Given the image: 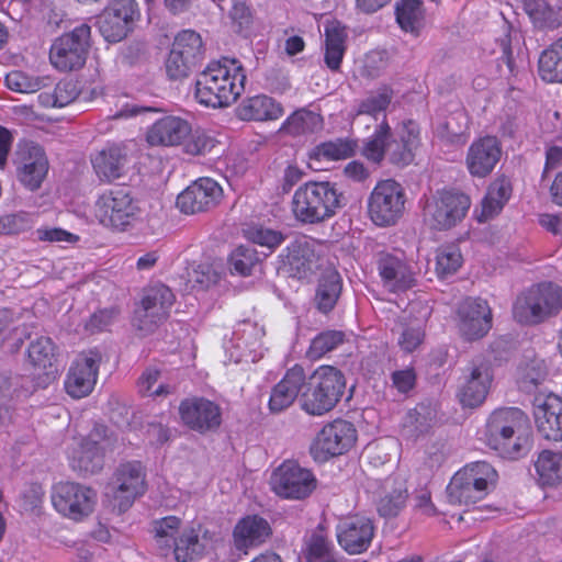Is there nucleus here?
Returning <instances> with one entry per match:
<instances>
[{
    "instance_id": "nucleus-2",
    "label": "nucleus",
    "mask_w": 562,
    "mask_h": 562,
    "mask_svg": "<svg viewBox=\"0 0 562 562\" xmlns=\"http://www.w3.org/2000/svg\"><path fill=\"white\" fill-rule=\"evenodd\" d=\"M155 542L162 555L172 552L178 562H193L203 558L213 547L210 532L201 524L182 526L176 516L156 520L153 526Z\"/></svg>"
},
{
    "instance_id": "nucleus-5",
    "label": "nucleus",
    "mask_w": 562,
    "mask_h": 562,
    "mask_svg": "<svg viewBox=\"0 0 562 562\" xmlns=\"http://www.w3.org/2000/svg\"><path fill=\"white\" fill-rule=\"evenodd\" d=\"M342 194L334 183L306 182L299 187L292 198V211L302 223H319L333 217L342 206Z\"/></svg>"
},
{
    "instance_id": "nucleus-64",
    "label": "nucleus",
    "mask_w": 562,
    "mask_h": 562,
    "mask_svg": "<svg viewBox=\"0 0 562 562\" xmlns=\"http://www.w3.org/2000/svg\"><path fill=\"white\" fill-rule=\"evenodd\" d=\"M36 237L42 241H49L56 244H76L79 236L58 227H42L36 229Z\"/></svg>"
},
{
    "instance_id": "nucleus-39",
    "label": "nucleus",
    "mask_w": 562,
    "mask_h": 562,
    "mask_svg": "<svg viewBox=\"0 0 562 562\" xmlns=\"http://www.w3.org/2000/svg\"><path fill=\"white\" fill-rule=\"evenodd\" d=\"M324 37V61L331 71H338L347 49V32L338 21H327Z\"/></svg>"
},
{
    "instance_id": "nucleus-51",
    "label": "nucleus",
    "mask_w": 562,
    "mask_h": 562,
    "mask_svg": "<svg viewBox=\"0 0 562 562\" xmlns=\"http://www.w3.org/2000/svg\"><path fill=\"white\" fill-rule=\"evenodd\" d=\"M321 116L305 109L295 111L282 124V131L292 135H300L308 132H314L321 127Z\"/></svg>"
},
{
    "instance_id": "nucleus-8",
    "label": "nucleus",
    "mask_w": 562,
    "mask_h": 562,
    "mask_svg": "<svg viewBox=\"0 0 562 562\" xmlns=\"http://www.w3.org/2000/svg\"><path fill=\"white\" fill-rule=\"evenodd\" d=\"M92 212L104 228L125 232L136 220L138 206L127 189L114 188L97 196Z\"/></svg>"
},
{
    "instance_id": "nucleus-43",
    "label": "nucleus",
    "mask_w": 562,
    "mask_h": 562,
    "mask_svg": "<svg viewBox=\"0 0 562 562\" xmlns=\"http://www.w3.org/2000/svg\"><path fill=\"white\" fill-rule=\"evenodd\" d=\"M340 274L333 269L326 270L318 282L315 301L319 311L328 313L336 305L341 293Z\"/></svg>"
},
{
    "instance_id": "nucleus-52",
    "label": "nucleus",
    "mask_w": 562,
    "mask_h": 562,
    "mask_svg": "<svg viewBox=\"0 0 562 562\" xmlns=\"http://www.w3.org/2000/svg\"><path fill=\"white\" fill-rule=\"evenodd\" d=\"M356 144L350 139L338 138L316 146L310 155L311 159L340 160L355 153Z\"/></svg>"
},
{
    "instance_id": "nucleus-46",
    "label": "nucleus",
    "mask_w": 562,
    "mask_h": 562,
    "mask_svg": "<svg viewBox=\"0 0 562 562\" xmlns=\"http://www.w3.org/2000/svg\"><path fill=\"white\" fill-rule=\"evenodd\" d=\"M538 71L546 82H562V36L542 52Z\"/></svg>"
},
{
    "instance_id": "nucleus-36",
    "label": "nucleus",
    "mask_w": 562,
    "mask_h": 562,
    "mask_svg": "<svg viewBox=\"0 0 562 562\" xmlns=\"http://www.w3.org/2000/svg\"><path fill=\"white\" fill-rule=\"evenodd\" d=\"M304 369L295 364L286 371L283 379L272 389L269 398V408L272 413H280L290 407L305 384Z\"/></svg>"
},
{
    "instance_id": "nucleus-44",
    "label": "nucleus",
    "mask_w": 562,
    "mask_h": 562,
    "mask_svg": "<svg viewBox=\"0 0 562 562\" xmlns=\"http://www.w3.org/2000/svg\"><path fill=\"white\" fill-rule=\"evenodd\" d=\"M390 145H392V149L398 147L397 139L390 140V126L385 121H382L376 125L372 136L364 143L362 154L369 160L380 162L385 153L391 157Z\"/></svg>"
},
{
    "instance_id": "nucleus-33",
    "label": "nucleus",
    "mask_w": 562,
    "mask_h": 562,
    "mask_svg": "<svg viewBox=\"0 0 562 562\" xmlns=\"http://www.w3.org/2000/svg\"><path fill=\"white\" fill-rule=\"evenodd\" d=\"M190 134V123L181 117L168 115L157 120L146 132L150 146H178Z\"/></svg>"
},
{
    "instance_id": "nucleus-47",
    "label": "nucleus",
    "mask_w": 562,
    "mask_h": 562,
    "mask_svg": "<svg viewBox=\"0 0 562 562\" xmlns=\"http://www.w3.org/2000/svg\"><path fill=\"white\" fill-rule=\"evenodd\" d=\"M392 100V90L387 87H383L378 91L369 94L367 98L361 100L356 109L355 122H359L362 116H369L375 121L382 116V121H385V110L390 105Z\"/></svg>"
},
{
    "instance_id": "nucleus-27",
    "label": "nucleus",
    "mask_w": 562,
    "mask_h": 562,
    "mask_svg": "<svg viewBox=\"0 0 562 562\" xmlns=\"http://www.w3.org/2000/svg\"><path fill=\"white\" fill-rule=\"evenodd\" d=\"M324 246L307 236L296 237L286 247V263L290 270L300 279L314 273L322 261Z\"/></svg>"
},
{
    "instance_id": "nucleus-6",
    "label": "nucleus",
    "mask_w": 562,
    "mask_h": 562,
    "mask_svg": "<svg viewBox=\"0 0 562 562\" xmlns=\"http://www.w3.org/2000/svg\"><path fill=\"white\" fill-rule=\"evenodd\" d=\"M562 311V288L540 282L524 291L513 307L514 318L524 325H539Z\"/></svg>"
},
{
    "instance_id": "nucleus-25",
    "label": "nucleus",
    "mask_w": 562,
    "mask_h": 562,
    "mask_svg": "<svg viewBox=\"0 0 562 562\" xmlns=\"http://www.w3.org/2000/svg\"><path fill=\"white\" fill-rule=\"evenodd\" d=\"M223 199V188L212 178L203 177L193 181L177 198V207L184 214L206 212Z\"/></svg>"
},
{
    "instance_id": "nucleus-9",
    "label": "nucleus",
    "mask_w": 562,
    "mask_h": 562,
    "mask_svg": "<svg viewBox=\"0 0 562 562\" xmlns=\"http://www.w3.org/2000/svg\"><path fill=\"white\" fill-rule=\"evenodd\" d=\"M54 509L64 518L81 522L94 510L97 492L88 485L61 481L53 485L50 494Z\"/></svg>"
},
{
    "instance_id": "nucleus-20",
    "label": "nucleus",
    "mask_w": 562,
    "mask_h": 562,
    "mask_svg": "<svg viewBox=\"0 0 562 562\" xmlns=\"http://www.w3.org/2000/svg\"><path fill=\"white\" fill-rule=\"evenodd\" d=\"M102 355L98 349L79 353L71 363L65 380V390L74 398L88 396L94 389Z\"/></svg>"
},
{
    "instance_id": "nucleus-50",
    "label": "nucleus",
    "mask_w": 562,
    "mask_h": 562,
    "mask_svg": "<svg viewBox=\"0 0 562 562\" xmlns=\"http://www.w3.org/2000/svg\"><path fill=\"white\" fill-rule=\"evenodd\" d=\"M300 403L302 409L312 416H323L338 404L328 394L318 392L308 382L306 390L301 395Z\"/></svg>"
},
{
    "instance_id": "nucleus-40",
    "label": "nucleus",
    "mask_w": 562,
    "mask_h": 562,
    "mask_svg": "<svg viewBox=\"0 0 562 562\" xmlns=\"http://www.w3.org/2000/svg\"><path fill=\"white\" fill-rule=\"evenodd\" d=\"M308 383L318 392L328 394L334 401L339 402L345 387V375L333 366H319L308 378Z\"/></svg>"
},
{
    "instance_id": "nucleus-63",
    "label": "nucleus",
    "mask_w": 562,
    "mask_h": 562,
    "mask_svg": "<svg viewBox=\"0 0 562 562\" xmlns=\"http://www.w3.org/2000/svg\"><path fill=\"white\" fill-rule=\"evenodd\" d=\"M412 508L418 516L434 517L438 514L437 507L431 501V493L427 488H420L414 493Z\"/></svg>"
},
{
    "instance_id": "nucleus-23",
    "label": "nucleus",
    "mask_w": 562,
    "mask_h": 562,
    "mask_svg": "<svg viewBox=\"0 0 562 562\" xmlns=\"http://www.w3.org/2000/svg\"><path fill=\"white\" fill-rule=\"evenodd\" d=\"M503 156L501 140L493 135L476 137L467 149L464 166L472 178L488 177Z\"/></svg>"
},
{
    "instance_id": "nucleus-57",
    "label": "nucleus",
    "mask_w": 562,
    "mask_h": 562,
    "mask_svg": "<svg viewBox=\"0 0 562 562\" xmlns=\"http://www.w3.org/2000/svg\"><path fill=\"white\" fill-rule=\"evenodd\" d=\"M47 78L31 76L26 72L14 70L5 76L7 87L20 93H33L46 86Z\"/></svg>"
},
{
    "instance_id": "nucleus-56",
    "label": "nucleus",
    "mask_w": 562,
    "mask_h": 562,
    "mask_svg": "<svg viewBox=\"0 0 562 562\" xmlns=\"http://www.w3.org/2000/svg\"><path fill=\"white\" fill-rule=\"evenodd\" d=\"M245 237L252 244L267 248L269 252H272L285 240V236L280 231L262 226L247 228Z\"/></svg>"
},
{
    "instance_id": "nucleus-13",
    "label": "nucleus",
    "mask_w": 562,
    "mask_h": 562,
    "mask_svg": "<svg viewBox=\"0 0 562 562\" xmlns=\"http://www.w3.org/2000/svg\"><path fill=\"white\" fill-rule=\"evenodd\" d=\"M203 59V43L200 34L184 30L177 34L165 60V71L170 80H182Z\"/></svg>"
},
{
    "instance_id": "nucleus-48",
    "label": "nucleus",
    "mask_w": 562,
    "mask_h": 562,
    "mask_svg": "<svg viewBox=\"0 0 562 562\" xmlns=\"http://www.w3.org/2000/svg\"><path fill=\"white\" fill-rule=\"evenodd\" d=\"M424 9L420 0H400L396 4V21L401 29L418 34L424 26Z\"/></svg>"
},
{
    "instance_id": "nucleus-24",
    "label": "nucleus",
    "mask_w": 562,
    "mask_h": 562,
    "mask_svg": "<svg viewBox=\"0 0 562 562\" xmlns=\"http://www.w3.org/2000/svg\"><path fill=\"white\" fill-rule=\"evenodd\" d=\"M375 267L382 286L389 292H405L416 284L412 266L401 254L386 251L378 254Z\"/></svg>"
},
{
    "instance_id": "nucleus-1",
    "label": "nucleus",
    "mask_w": 562,
    "mask_h": 562,
    "mask_svg": "<svg viewBox=\"0 0 562 562\" xmlns=\"http://www.w3.org/2000/svg\"><path fill=\"white\" fill-rule=\"evenodd\" d=\"M245 80L239 60L227 57L213 60L196 76L194 98L206 108H227L244 92Z\"/></svg>"
},
{
    "instance_id": "nucleus-22",
    "label": "nucleus",
    "mask_w": 562,
    "mask_h": 562,
    "mask_svg": "<svg viewBox=\"0 0 562 562\" xmlns=\"http://www.w3.org/2000/svg\"><path fill=\"white\" fill-rule=\"evenodd\" d=\"M265 330L251 322L241 323L225 344L227 359L234 363H254L263 355L262 337Z\"/></svg>"
},
{
    "instance_id": "nucleus-35",
    "label": "nucleus",
    "mask_w": 562,
    "mask_h": 562,
    "mask_svg": "<svg viewBox=\"0 0 562 562\" xmlns=\"http://www.w3.org/2000/svg\"><path fill=\"white\" fill-rule=\"evenodd\" d=\"M493 374L491 367L485 363H473L460 390V401L464 406L476 407L481 405L491 389Z\"/></svg>"
},
{
    "instance_id": "nucleus-17",
    "label": "nucleus",
    "mask_w": 562,
    "mask_h": 562,
    "mask_svg": "<svg viewBox=\"0 0 562 562\" xmlns=\"http://www.w3.org/2000/svg\"><path fill=\"white\" fill-rule=\"evenodd\" d=\"M357 438V429L351 423L336 419L326 424L317 434L312 453L318 461L341 456L355 446Z\"/></svg>"
},
{
    "instance_id": "nucleus-7",
    "label": "nucleus",
    "mask_w": 562,
    "mask_h": 562,
    "mask_svg": "<svg viewBox=\"0 0 562 562\" xmlns=\"http://www.w3.org/2000/svg\"><path fill=\"white\" fill-rule=\"evenodd\" d=\"M497 473L484 461L473 462L459 470L447 486V498L452 505H472L483 499L496 483Z\"/></svg>"
},
{
    "instance_id": "nucleus-10",
    "label": "nucleus",
    "mask_w": 562,
    "mask_h": 562,
    "mask_svg": "<svg viewBox=\"0 0 562 562\" xmlns=\"http://www.w3.org/2000/svg\"><path fill=\"white\" fill-rule=\"evenodd\" d=\"M471 206L469 195L442 190L428 196L424 204V222L435 229H448L461 222Z\"/></svg>"
},
{
    "instance_id": "nucleus-4",
    "label": "nucleus",
    "mask_w": 562,
    "mask_h": 562,
    "mask_svg": "<svg viewBox=\"0 0 562 562\" xmlns=\"http://www.w3.org/2000/svg\"><path fill=\"white\" fill-rule=\"evenodd\" d=\"M117 437L106 427L97 426L88 436H76L66 448L68 464L79 475H92L104 467L105 456L113 452Z\"/></svg>"
},
{
    "instance_id": "nucleus-58",
    "label": "nucleus",
    "mask_w": 562,
    "mask_h": 562,
    "mask_svg": "<svg viewBox=\"0 0 562 562\" xmlns=\"http://www.w3.org/2000/svg\"><path fill=\"white\" fill-rule=\"evenodd\" d=\"M344 338L340 330L323 331L312 340L307 355L312 359H318L342 344Z\"/></svg>"
},
{
    "instance_id": "nucleus-59",
    "label": "nucleus",
    "mask_w": 562,
    "mask_h": 562,
    "mask_svg": "<svg viewBox=\"0 0 562 562\" xmlns=\"http://www.w3.org/2000/svg\"><path fill=\"white\" fill-rule=\"evenodd\" d=\"M229 261L234 272L246 277L251 274L252 269L259 262V257L254 248L239 246L232 252Z\"/></svg>"
},
{
    "instance_id": "nucleus-32",
    "label": "nucleus",
    "mask_w": 562,
    "mask_h": 562,
    "mask_svg": "<svg viewBox=\"0 0 562 562\" xmlns=\"http://www.w3.org/2000/svg\"><path fill=\"white\" fill-rule=\"evenodd\" d=\"M91 165L98 179L110 183L125 175L127 156L122 146L110 144L91 156Z\"/></svg>"
},
{
    "instance_id": "nucleus-45",
    "label": "nucleus",
    "mask_w": 562,
    "mask_h": 562,
    "mask_svg": "<svg viewBox=\"0 0 562 562\" xmlns=\"http://www.w3.org/2000/svg\"><path fill=\"white\" fill-rule=\"evenodd\" d=\"M407 487L403 480L387 482L385 494L378 503V512L382 517H396L407 502Z\"/></svg>"
},
{
    "instance_id": "nucleus-53",
    "label": "nucleus",
    "mask_w": 562,
    "mask_h": 562,
    "mask_svg": "<svg viewBox=\"0 0 562 562\" xmlns=\"http://www.w3.org/2000/svg\"><path fill=\"white\" fill-rule=\"evenodd\" d=\"M304 554L307 562H335L334 546L321 531L307 539Z\"/></svg>"
},
{
    "instance_id": "nucleus-60",
    "label": "nucleus",
    "mask_w": 562,
    "mask_h": 562,
    "mask_svg": "<svg viewBox=\"0 0 562 562\" xmlns=\"http://www.w3.org/2000/svg\"><path fill=\"white\" fill-rule=\"evenodd\" d=\"M182 144L187 154L204 155L214 148L216 140L206 132L201 130L192 131L190 127V134Z\"/></svg>"
},
{
    "instance_id": "nucleus-15",
    "label": "nucleus",
    "mask_w": 562,
    "mask_h": 562,
    "mask_svg": "<svg viewBox=\"0 0 562 562\" xmlns=\"http://www.w3.org/2000/svg\"><path fill=\"white\" fill-rule=\"evenodd\" d=\"M145 491L144 465L140 461H126L117 467L108 496L111 497L113 507L119 512H125Z\"/></svg>"
},
{
    "instance_id": "nucleus-21",
    "label": "nucleus",
    "mask_w": 562,
    "mask_h": 562,
    "mask_svg": "<svg viewBox=\"0 0 562 562\" xmlns=\"http://www.w3.org/2000/svg\"><path fill=\"white\" fill-rule=\"evenodd\" d=\"M16 178L26 189L37 190L48 172V159L44 149L34 143H20L15 153Z\"/></svg>"
},
{
    "instance_id": "nucleus-18",
    "label": "nucleus",
    "mask_w": 562,
    "mask_h": 562,
    "mask_svg": "<svg viewBox=\"0 0 562 562\" xmlns=\"http://www.w3.org/2000/svg\"><path fill=\"white\" fill-rule=\"evenodd\" d=\"M454 321L462 338L469 341L477 340L492 328V310L485 300L468 297L458 305Z\"/></svg>"
},
{
    "instance_id": "nucleus-30",
    "label": "nucleus",
    "mask_w": 562,
    "mask_h": 562,
    "mask_svg": "<svg viewBox=\"0 0 562 562\" xmlns=\"http://www.w3.org/2000/svg\"><path fill=\"white\" fill-rule=\"evenodd\" d=\"M27 352L29 360L34 368L32 374L36 385L45 387L57 375L54 342L48 337H40L31 342Z\"/></svg>"
},
{
    "instance_id": "nucleus-26",
    "label": "nucleus",
    "mask_w": 562,
    "mask_h": 562,
    "mask_svg": "<svg viewBox=\"0 0 562 562\" xmlns=\"http://www.w3.org/2000/svg\"><path fill=\"white\" fill-rule=\"evenodd\" d=\"M339 546L349 554H360L368 550L374 536L370 518L355 515L341 520L336 529Z\"/></svg>"
},
{
    "instance_id": "nucleus-12",
    "label": "nucleus",
    "mask_w": 562,
    "mask_h": 562,
    "mask_svg": "<svg viewBox=\"0 0 562 562\" xmlns=\"http://www.w3.org/2000/svg\"><path fill=\"white\" fill-rule=\"evenodd\" d=\"M90 36L91 27L88 24H80L57 37L49 49L52 66L60 71L81 68L87 60Z\"/></svg>"
},
{
    "instance_id": "nucleus-41",
    "label": "nucleus",
    "mask_w": 562,
    "mask_h": 562,
    "mask_svg": "<svg viewBox=\"0 0 562 562\" xmlns=\"http://www.w3.org/2000/svg\"><path fill=\"white\" fill-rule=\"evenodd\" d=\"M524 9L532 24L541 30L557 29L562 23V8L551 0H524Z\"/></svg>"
},
{
    "instance_id": "nucleus-55",
    "label": "nucleus",
    "mask_w": 562,
    "mask_h": 562,
    "mask_svg": "<svg viewBox=\"0 0 562 562\" xmlns=\"http://www.w3.org/2000/svg\"><path fill=\"white\" fill-rule=\"evenodd\" d=\"M387 67V54L383 50H372L358 61L357 74L367 79L380 77Z\"/></svg>"
},
{
    "instance_id": "nucleus-11",
    "label": "nucleus",
    "mask_w": 562,
    "mask_h": 562,
    "mask_svg": "<svg viewBox=\"0 0 562 562\" xmlns=\"http://www.w3.org/2000/svg\"><path fill=\"white\" fill-rule=\"evenodd\" d=\"M406 195L401 183L393 179L379 181L368 199L370 220L380 227L395 225L405 210Z\"/></svg>"
},
{
    "instance_id": "nucleus-31",
    "label": "nucleus",
    "mask_w": 562,
    "mask_h": 562,
    "mask_svg": "<svg viewBox=\"0 0 562 562\" xmlns=\"http://www.w3.org/2000/svg\"><path fill=\"white\" fill-rule=\"evenodd\" d=\"M271 535L270 524L258 515H248L238 520L233 530L236 550L248 553L249 550L265 543Z\"/></svg>"
},
{
    "instance_id": "nucleus-16",
    "label": "nucleus",
    "mask_w": 562,
    "mask_h": 562,
    "mask_svg": "<svg viewBox=\"0 0 562 562\" xmlns=\"http://www.w3.org/2000/svg\"><path fill=\"white\" fill-rule=\"evenodd\" d=\"M271 490L280 497L286 499H303L312 494L316 487L314 474L301 467L297 462L286 460L271 474Z\"/></svg>"
},
{
    "instance_id": "nucleus-42",
    "label": "nucleus",
    "mask_w": 562,
    "mask_h": 562,
    "mask_svg": "<svg viewBox=\"0 0 562 562\" xmlns=\"http://www.w3.org/2000/svg\"><path fill=\"white\" fill-rule=\"evenodd\" d=\"M398 147L391 150V161L397 165H408L414 157V151L419 145V130L415 122H404L397 131Z\"/></svg>"
},
{
    "instance_id": "nucleus-38",
    "label": "nucleus",
    "mask_w": 562,
    "mask_h": 562,
    "mask_svg": "<svg viewBox=\"0 0 562 562\" xmlns=\"http://www.w3.org/2000/svg\"><path fill=\"white\" fill-rule=\"evenodd\" d=\"M512 191V183L508 179L501 177L493 180L487 187L480 209L475 211L477 221L486 222L498 215L509 201Z\"/></svg>"
},
{
    "instance_id": "nucleus-14",
    "label": "nucleus",
    "mask_w": 562,
    "mask_h": 562,
    "mask_svg": "<svg viewBox=\"0 0 562 562\" xmlns=\"http://www.w3.org/2000/svg\"><path fill=\"white\" fill-rule=\"evenodd\" d=\"M140 18L135 0H110L98 16L100 34L109 43H119L133 32Z\"/></svg>"
},
{
    "instance_id": "nucleus-49",
    "label": "nucleus",
    "mask_w": 562,
    "mask_h": 562,
    "mask_svg": "<svg viewBox=\"0 0 562 562\" xmlns=\"http://www.w3.org/2000/svg\"><path fill=\"white\" fill-rule=\"evenodd\" d=\"M539 480L543 485L562 483V453L549 450L542 451L536 462Z\"/></svg>"
},
{
    "instance_id": "nucleus-29",
    "label": "nucleus",
    "mask_w": 562,
    "mask_h": 562,
    "mask_svg": "<svg viewBox=\"0 0 562 562\" xmlns=\"http://www.w3.org/2000/svg\"><path fill=\"white\" fill-rule=\"evenodd\" d=\"M179 413L184 425L200 432L215 429L222 422L220 406L203 397L184 400L180 404Z\"/></svg>"
},
{
    "instance_id": "nucleus-28",
    "label": "nucleus",
    "mask_w": 562,
    "mask_h": 562,
    "mask_svg": "<svg viewBox=\"0 0 562 562\" xmlns=\"http://www.w3.org/2000/svg\"><path fill=\"white\" fill-rule=\"evenodd\" d=\"M533 416L541 436L548 440H562V401L552 393L535 397Z\"/></svg>"
},
{
    "instance_id": "nucleus-19",
    "label": "nucleus",
    "mask_w": 562,
    "mask_h": 562,
    "mask_svg": "<svg viewBox=\"0 0 562 562\" xmlns=\"http://www.w3.org/2000/svg\"><path fill=\"white\" fill-rule=\"evenodd\" d=\"M175 303V294L165 284H155L145 290L140 305L135 311L134 324L139 330L150 331L165 321Z\"/></svg>"
},
{
    "instance_id": "nucleus-3",
    "label": "nucleus",
    "mask_w": 562,
    "mask_h": 562,
    "mask_svg": "<svg viewBox=\"0 0 562 562\" xmlns=\"http://www.w3.org/2000/svg\"><path fill=\"white\" fill-rule=\"evenodd\" d=\"M529 423L516 407L495 411L486 425L487 446L499 456L516 459L526 452L529 443Z\"/></svg>"
},
{
    "instance_id": "nucleus-34",
    "label": "nucleus",
    "mask_w": 562,
    "mask_h": 562,
    "mask_svg": "<svg viewBox=\"0 0 562 562\" xmlns=\"http://www.w3.org/2000/svg\"><path fill=\"white\" fill-rule=\"evenodd\" d=\"M416 307V304H412L408 311H404L393 329L397 335V345L405 352L415 351L425 339V326L429 312L425 307L418 316H413Z\"/></svg>"
},
{
    "instance_id": "nucleus-61",
    "label": "nucleus",
    "mask_w": 562,
    "mask_h": 562,
    "mask_svg": "<svg viewBox=\"0 0 562 562\" xmlns=\"http://www.w3.org/2000/svg\"><path fill=\"white\" fill-rule=\"evenodd\" d=\"M34 223V215L29 212H18L0 217L1 234H19L29 229Z\"/></svg>"
},
{
    "instance_id": "nucleus-62",
    "label": "nucleus",
    "mask_w": 562,
    "mask_h": 562,
    "mask_svg": "<svg viewBox=\"0 0 562 562\" xmlns=\"http://www.w3.org/2000/svg\"><path fill=\"white\" fill-rule=\"evenodd\" d=\"M159 371L155 368H148L144 371L138 380V391L143 395L148 396H160L170 393L168 386L164 384H159L155 387V384L158 382Z\"/></svg>"
},
{
    "instance_id": "nucleus-37",
    "label": "nucleus",
    "mask_w": 562,
    "mask_h": 562,
    "mask_svg": "<svg viewBox=\"0 0 562 562\" xmlns=\"http://www.w3.org/2000/svg\"><path fill=\"white\" fill-rule=\"evenodd\" d=\"M283 113L281 103L266 94L247 98L237 108V114L244 121H277Z\"/></svg>"
},
{
    "instance_id": "nucleus-54",
    "label": "nucleus",
    "mask_w": 562,
    "mask_h": 562,
    "mask_svg": "<svg viewBox=\"0 0 562 562\" xmlns=\"http://www.w3.org/2000/svg\"><path fill=\"white\" fill-rule=\"evenodd\" d=\"M462 255L456 246H443L437 250L436 273L440 279L454 274L462 265Z\"/></svg>"
}]
</instances>
